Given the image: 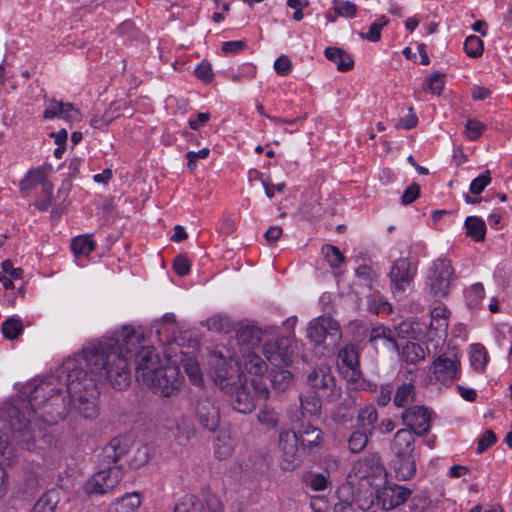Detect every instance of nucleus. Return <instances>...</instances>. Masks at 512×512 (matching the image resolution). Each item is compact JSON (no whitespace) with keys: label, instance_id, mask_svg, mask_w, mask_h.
Masks as SVG:
<instances>
[{"label":"nucleus","instance_id":"17","mask_svg":"<svg viewBox=\"0 0 512 512\" xmlns=\"http://www.w3.org/2000/svg\"><path fill=\"white\" fill-rule=\"evenodd\" d=\"M118 470L109 467L102 470L90 478L84 485V490L88 494L103 495L112 489L118 482Z\"/></svg>","mask_w":512,"mask_h":512},{"label":"nucleus","instance_id":"30","mask_svg":"<svg viewBox=\"0 0 512 512\" xmlns=\"http://www.w3.org/2000/svg\"><path fill=\"white\" fill-rule=\"evenodd\" d=\"M269 379L274 390L283 392L291 385L293 375L289 370L279 367L271 370Z\"/></svg>","mask_w":512,"mask_h":512},{"label":"nucleus","instance_id":"62","mask_svg":"<svg viewBox=\"0 0 512 512\" xmlns=\"http://www.w3.org/2000/svg\"><path fill=\"white\" fill-rule=\"evenodd\" d=\"M246 46V43L242 40L227 41L222 44V50L225 53H238L242 51Z\"/></svg>","mask_w":512,"mask_h":512},{"label":"nucleus","instance_id":"24","mask_svg":"<svg viewBox=\"0 0 512 512\" xmlns=\"http://www.w3.org/2000/svg\"><path fill=\"white\" fill-rule=\"evenodd\" d=\"M325 56L328 60L335 63L337 69L341 72H347L354 67V60L352 56L344 49L338 47H327L325 49Z\"/></svg>","mask_w":512,"mask_h":512},{"label":"nucleus","instance_id":"57","mask_svg":"<svg viewBox=\"0 0 512 512\" xmlns=\"http://www.w3.org/2000/svg\"><path fill=\"white\" fill-rule=\"evenodd\" d=\"M287 5L294 9L293 19L295 21H301L304 17L303 9L309 5L306 0H287Z\"/></svg>","mask_w":512,"mask_h":512},{"label":"nucleus","instance_id":"59","mask_svg":"<svg viewBox=\"0 0 512 512\" xmlns=\"http://www.w3.org/2000/svg\"><path fill=\"white\" fill-rule=\"evenodd\" d=\"M418 123L417 116L413 113V109H409V114L405 117L399 118L395 124L396 128L412 129Z\"/></svg>","mask_w":512,"mask_h":512},{"label":"nucleus","instance_id":"12","mask_svg":"<svg viewBox=\"0 0 512 512\" xmlns=\"http://www.w3.org/2000/svg\"><path fill=\"white\" fill-rule=\"evenodd\" d=\"M204 502L194 495H185L175 505L174 512H223L221 500L209 490L204 491Z\"/></svg>","mask_w":512,"mask_h":512},{"label":"nucleus","instance_id":"26","mask_svg":"<svg viewBox=\"0 0 512 512\" xmlns=\"http://www.w3.org/2000/svg\"><path fill=\"white\" fill-rule=\"evenodd\" d=\"M324 398H320L317 394L309 391L300 396L301 416L306 414L319 417L322 413V403Z\"/></svg>","mask_w":512,"mask_h":512},{"label":"nucleus","instance_id":"31","mask_svg":"<svg viewBox=\"0 0 512 512\" xmlns=\"http://www.w3.org/2000/svg\"><path fill=\"white\" fill-rule=\"evenodd\" d=\"M243 366L249 374L256 376H263L268 370L266 362L255 353H248L244 356Z\"/></svg>","mask_w":512,"mask_h":512},{"label":"nucleus","instance_id":"42","mask_svg":"<svg viewBox=\"0 0 512 512\" xmlns=\"http://www.w3.org/2000/svg\"><path fill=\"white\" fill-rule=\"evenodd\" d=\"M389 19L381 16L377 21L372 23L367 33H360V37L371 42H378L381 39V29L386 26Z\"/></svg>","mask_w":512,"mask_h":512},{"label":"nucleus","instance_id":"54","mask_svg":"<svg viewBox=\"0 0 512 512\" xmlns=\"http://www.w3.org/2000/svg\"><path fill=\"white\" fill-rule=\"evenodd\" d=\"M394 388L390 383L382 384L380 387V392L377 396V404L379 406L385 407L390 401L391 396L393 394Z\"/></svg>","mask_w":512,"mask_h":512},{"label":"nucleus","instance_id":"64","mask_svg":"<svg viewBox=\"0 0 512 512\" xmlns=\"http://www.w3.org/2000/svg\"><path fill=\"white\" fill-rule=\"evenodd\" d=\"M395 429V422L389 418L382 419L378 424H375V430L382 434H388Z\"/></svg>","mask_w":512,"mask_h":512},{"label":"nucleus","instance_id":"33","mask_svg":"<svg viewBox=\"0 0 512 512\" xmlns=\"http://www.w3.org/2000/svg\"><path fill=\"white\" fill-rule=\"evenodd\" d=\"M415 386L412 383H403L395 391L393 403L404 408L414 401Z\"/></svg>","mask_w":512,"mask_h":512},{"label":"nucleus","instance_id":"6","mask_svg":"<svg viewBox=\"0 0 512 512\" xmlns=\"http://www.w3.org/2000/svg\"><path fill=\"white\" fill-rule=\"evenodd\" d=\"M209 365L211 379L223 392L246 377L236 361L227 360L222 355H211Z\"/></svg>","mask_w":512,"mask_h":512},{"label":"nucleus","instance_id":"13","mask_svg":"<svg viewBox=\"0 0 512 512\" xmlns=\"http://www.w3.org/2000/svg\"><path fill=\"white\" fill-rule=\"evenodd\" d=\"M299 437L293 430H283L279 434V448L281 454V468L292 471L300 464L298 456Z\"/></svg>","mask_w":512,"mask_h":512},{"label":"nucleus","instance_id":"27","mask_svg":"<svg viewBox=\"0 0 512 512\" xmlns=\"http://www.w3.org/2000/svg\"><path fill=\"white\" fill-rule=\"evenodd\" d=\"M141 502V495L139 493H127L122 498L114 501L109 506L108 512H137Z\"/></svg>","mask_w":512,"mask_h":512},{"label":"nucleus","instance_id":"14","mask_svg":"<svg viewBox=\"0 0 512 512\" xmlns=\"http://www.w3.org/2000/svg\"><path fill=\"white\" fill-rule=\"evenodd\" d=\"M403 423L413 434L423 436L430 430L431 412L424 406L414 405L404 410Z\"/></svg>","mask_w":512,"mask_h":512},{"label":"nucleus","instance_id":"51","mask_svg":"<svg viewBox=\"0 0 512 512\" xmlns=\"http://www.w3.org/2000/svg\"><path fill=\"white\" fill-rule=\"evenodd\" d=\"M190 261L182 254H178L173 261V268L179 276H186L190 272Z\"/></svg>","mask_w":512,"mask_h":512},{"label":"nucleus","instance_id":"2","mask_svg":"<svg viewBox=\"0 0 512 512\" xmlns=\"http://www.w3.org/2000/svg\"><path fill=\"white\" fill-rule=\"evenodd\" d=\"M414 435L408 429H400L394 434L390 444L394 454L393 468L400 480L411 479L416 473V459L419 456V450L416 448Z\"/></svg>","mask_w":512,"mask_h":512},{"label":"nucleus","instance_id":"39","mask_svg":"<svg viewBox=\"0 0 512 512\" xmlns=\"http://www.w3.org/2000/svg\"><path fill=\"white\" fill-rule=\"evenodd\" d=\"M403 354L405 356L406 362L410 364H416L417 362L425 359V350L418 343H408L403 348Z\"/></svg>","mask_w":512,"mask_h":512},{"label":"nucleus","instance_id":"20","mask_svg":"<svg viewBox=\"0 0 512 512\" xmlns=\"http://www.w3.org/2000/svg\"><path fill=\"white\" fill-rule=\"evenodd\" d=\"M411 494L412 491L409 488L394 485L384 487V489L379 492L377 498L379 502H381L382 508L389 511L404 504Z\"/></svg>","mask_w":512,"mask_h":512},{"label":"nucleus","instance_id":"28","mask_svg":"<svg viewBox=\"0 0 512 512\" xmlns=\"http://www.w3.org/2000/svg\"><path fill=\"white\" fill-rule=\"evenodd\" d=\"M464 227L466 235L476 242H482L485 239L486 224L483 219L477 216H468L465 219Z\"/></svg>","mask_w":512,"mask_h":512},{"label":"nucleus","instance_id":"35","mask_svg":"<svg viewBox=\"0 0 512 512\" xmlns=\"http://www.w3.org/2000/svg\"><path fill=\"white\" fill-rule=\"evenodd\" d=\"M71 249L76 256H88L95 249V242L90 236H78L72 240Z\"/></svg>","mask_w":512,"mask_h":512},{"label":"nucleus","instance_id":"60","mask_svg":"<svg viewBox=\"0 0 512 512\" xmlns=\"http://www.w3.org/2000/svg\"><path fill=\"white\" fill-rule=\"evenodd\" d=\"M329 483L328 478L322 474L318 473L311 476L310 479V487L314 491H323L327 488Z\"/></svg>","mask_w":512,"mask_h":512},{"label":"nucleus","instance_id":"22","mask_svg":"<svg viewBox=\"0 0 512 512\" xmlns=\"http://www.w3.org/2000/svg\"><path fill=\"white\" fill-rule=\"evenodd\" d=\"M297 434L302 447L312 450L320 445L323 432L309 421H303Z\"/></svg>","mask_w":512,"mask_h":512},{"label":"nucleus","instance_id":"40","mask_svg":"<svg viewBox=\"0 0 512 512\" xmlns=\"http://www.w3.org/2000/svg\"><path fill=\"white\" fill-rule=\"evenodd\" d=\"M445 74L441 72H435L430 75L424 82V89L430 91L432 94L440 95L444 88Z\"/></svg>","mask_w":512,"mask_h":512},{"label":"nucleus","instance_id":"47","mask_svg":"<svg viewBox=\"0 0 512 512\" xmlns=\"http://www.w3.org/2000/svg\"><path fill=\"white\" fill-rule=\"evenodd\" d=\"M257 417L261 424L269 428L276 427L279 422L278 414L274 410L268 409L267 407L261 409Z\"/></svg>","mask_w":512,"mask_h":512},{"label":"nucleus","instance_id":"56","mask_svg":"<svg viewBox=\"0 0 512 512\" xmlns=\"http://www.w3.org/2000/svg\"><path fill=\"white\" fill-rule=\"evenodd\" d=\"M118 445V437L113 438L109 444L103 450V459L102 461L107 463L110 467L111 464H116V452L113 447Z\"/></svg>","mask_w":512,"mask_h":512},{"label":"nucleus","instance_id":"63","mask_svg":"<svg viewBox=\"0 0 512 512\" xmlns=\"http://www.w3.org/2000/svg\"><path fill=\"white\" fill-rule=\"evenodd\" d=\"M2 270L4 273L10 274L14 279H19L23 276V270L21 268H14L10 260L2 262Z\"/></svg>","mask_w":512,"mask_h":512},{"label":"nucleus","instance_id":"58","mask_svg":"<svg viewBox=\"0 0 512 512\" xmlns=\"http://www.w3.org/2000/svg\"><path fill=\"white\" fill-rule=\"evenodd\" d=\"M210 154L209 148H203L198 152L189 151L186 154V158L188 160L187 166L189 169L193 170L196 167V161L198 159H206Z\"/></svg>","mask_w":512,"mask_h":512},{"label":"nucleus","instance_id":"19","mask_svg":"<svg viewBox=\"0 0 512 512\" xmlns=\"http://www.w3.org/2000/svg\"><path fill=\"white\" fill-rule=\"evenodd\" d=\"M45 119L60 118L67 122H78L81 120V113L72 103L51 99L43 112Z\"/></svg>","mask_w":512,"mask_h":512},{"label":"nucleus","instance_id":"21","mask_svg":"<svg viewBox=\"0 0 512 512\" xmlns=\"http://www.w3.org/2000/svg\"><path fill=\"white\" fill-rule=\"evenodd\" d=\"M369 342L375 349H378L379 342H381L382 346L395 352L399 351L395 333L384 325H378L370 330Z\"/></svg>","mask_w":512,"mask_h":512},{"label":"nucleus","instance_id":"16","mask_svg":"<svg viewBox=\"0 0 512 512\" xmlns=\"http://www.w3.org/2000/svg\"><path fill=\"white\" fill-rule=\"evenodd\" d=\"M355 469L359 478L371 479L370 484H373L375 480L385 481L387 476L386 469L381 462V456L377 452L370 453L359 460Z\"/></svg>","mask_w":512,"mask_h":512},{"label":"nucleus","instance_id":"41","mask_svg":"<svg viewBox=\"0 0 512 512\" xmlns=\"http://www.w3.org/2000/svg\"><path fill=\"white\" fill-rule=\"evenodd\" d=\"M483 41L475 35H470L464 42L465 53L472 58H477L483 54Z\"/></svg>","mask_w":512,"mask_h":512},{"label":"nucleus","instance_id":"49","mask_svg":"<svg viewBox=\"0 0 512 512\" xmlns=\"http://www.w3.org/2000/svg\"><path fill=\"white\" fill-rule=\"evenodd\" d=\"M195 76L204 83L212 82L214 73L211 64L207 60H203L194 71Z\"/></svg>","mask_w":512,"mask_h":512},{"label":"nucleus","instance_id":"5","mask_svg":"<svg viewBox=\"0 0 512 512\" xmlns=\"http://www.w3.org/2000/svg\"><path fill=\"white\" fill-rule=\"evenodd\" d=\"M455 271L450 260L436 259L428 270L426 277V289L429 295L435 299L449 295L452 283L455 281Z\"/></svg>","mask_w":512,"mask_h":512},{"label":"nucleus","instance_id":"4","mask_svg":"<svg viewBox=\"0 0 512 512\" xmlns=\"http://www.w3.org/2000/svg\"><path fill=\"white\" fill-rule=\"evenodd\" d=\"M307 338L315 345L334 349L342 339L340 324L330 315H321L308 323Z\"/></svg>","mask_w":512,"mask_h":512},{"label":"nucleus","instance_id":"45","mask_svg":"<svg viewBox=\"0 0 512 512\" xmlns=\"http://www.w3.org/2000/svg\"><path fill=\"white\" fill-rule=\"evenodd\" d=\"M333 10L345 18H353L357 14V6L351 1H333Z\"/></svg>","mask_w":512,"mask_h":512},{"label":"nucleus","instance_id":"44","mask_svg":"<svg viewBox=\"0 0 512 512\" xmlns=\"http://www.w3.org/2000/svg\"><path fill=\"white\" fill-rule=\"evenodd\" d=\"M490 183L491 172L490 170H485L479 176L472 180V182L470 183L469 191L473 195H479Z\"/></svg>","mask_w":512,"mask_h":512},{"label":"nucleus","instance_id":"38","mask_svg":"<svg viewBox=\"0 0 512 512\" xmlns=\"http://www.w3.org/2000/svg\"><path fill=\"white\" fill-rule=\"evenodd\" d=\"M470 363L471 366L477 371L484 369L487 364V351L484 346L481 344H475L472 346Z\"/></svg>","mask_w":512,"mask_h":512},{"label":"nucleus","instance_id":"37","mask_svg":"<svg viewBox=\"0 0 512 512\" xmlns=\"http://www.w3.org/2000/svg\"><path fill=\"white\" fill-rule=\"evenodd\" d=\"M322 253L325 257V260L332 268H339L345 261V256L340 252L339 248L334 245H323Z\"/></svg>","mask_w":512,"mask_h":512},{"label":"nucleus","instance_id":"9","mask_svg":"<svg viewBox=\"0 0 512 512\" xmlns=\"http://www.w3.org/2000/svg\"><path fill=\"white\" fill-rule=\"evenodd\" d=\"M154 383L147 386L162 397H171L180 391L184 377L177 365L171 364L158 369V373L153 378Z\"/></svg>","mask_w":512,"mask_h":512},{"label":"nucleus","instance_id":"15","mask_svg":"<svg viewBox=\"0 0 512 512\" xmlns=\"http://www.w3.org/2000/svg\"><path fill=\"white\" fill-rule=\"evenodd\" d=\"M195 416L199 424L209 432H215L220 424L219 408L208 397H201L195 405Z\"/></svg>","mask_w":512,"mask_h":512},{"label":"nucleus","instance_id":"36","mask_svg":"<svg viewBox=\"0 0 512 512\" xmlns=\"http://www.w3.org/2000/svg\"><path fill=\"white\" fill-rule=\"evenodd\" d=\"M1 330L6 339L14 340L24 332V327L20 319L11 317L2 323Z\"/></svg>","mask_w":512,"mask_h":512},{"label":"nucleus","instance_id":"55","mask_svg":"<svg viewBox=\"0 0 512 512\" xmlns=\"http://www.w3.org/2000/svg\"><path fill=\"white\" fill-rule=\"evenodd\" d=\"M420 195V186L417 183H413L406 188L403 195L401 196V203L408 205L415 201Z\"/></svg>","mask_w":512,"mask_h":512},{"label":"nucleus","instance_id":"43","mask_svg":"<svg viewBox=\"0 0 512 512\" xmlns=\"http://www.w3.org/2000/svg\"><path fill=\"white\" fill-rule=\"evenodd\" d=\"M151 457L152 449L149 446L144 445L135 451L129 465L132 469H139L148 463Z\"/></svg>","mask_w":512,"mask_h":512},{"label":"nucleus","instance_id":"34","mask_svg":"<svg viewBox=\"0 0 512 512\" xmlns=\"http://www.w3.org/2000/svg\"><path fill=\"white\" fill-rule=\"evenodd\" d=\"M371 436L369 432L360 428L353 431L347 440L349 451L355 454L360 453L367 446Z\"/></svg>","mask_w":512,"mask_h":512},{"label":"nucleus","instance_id":"10","mask_svg":"<svg viewBox=\"0 0 512 512\" xmlns=\"http://www.w3.org/2000/svg\"><path fill=\"white\" fill-rule=\"evenodd\" d=\"M430 369L434 378L444 385L451 384L453 381L458 380L461 375L460 360L455 353H443L439 355L432 362Z\"/></svg>","mask_w":512,"mask_h":512},{"label":"nucleus","instance_id":"29","mask_svg":"<svg viewBox=\"0 0 512 512\" xmlns=\"http://www.w3.org/2000/svg\"><path fill=\"white\" fill-rule=\"evenodd\" d=\"M358 422L360 425V429L366 430L370 435L373 434L375 430V424L378 420V412L375 406L368 405L364 408H361L358 411Z\"/></svg>","mask_w":512,"mask_h":512},{"label":"nucleus","instance_id":"52","mask_svg":"<svg viewBox=\"0 0 512 512\" xmlns=\"http://www.w3.org/2000/svg\"><path fill=\"white\" fill-rule=\"evenodd\" d=\"M496 435L492 430H486L478 440L477 453L481 454L486 451L490 446L496 443Z\"/></svg>","mask_w":512,"mask_h":512},{"label":"nucleus","instance_id":"1","mask_svg":"<svg viewBox=\"0 0 512 512\" xmlns=\"http://www.w3.org/2000/svg\"><path fill=\"white\" fill-rule=\"evenodd\" d=\"M143 335L125 325L101 340L91 342L80 354L66 359L46 379L30 392L28 400H20L4 407V421L11 441L30 450L35 443L31 416L37 415L47 425L63 420L70 408L85 419L97 415L95 404L97 382L107 380L116 390H124L131 383L128 355L135 356V378L144 385L162 369L159 356L151 346L139 345Z\"/></svg>","mask_w":512,"mask_h":512},{"label":"nucleus","instance_id":"3","mask_svg":"<svg viewBox=\"0 0 512 512\" xmlns=\"http://www.w3.org/2000/svg\"><path fill=\"white\" fill-rule=\"evenodd\" d=\"M228 397L232 408L242 414H249L256 408L258 400L269 398V389L262 379H253L251 387L248 386L246 377L235 385L228 387L224 392Z\"/></svg>","mask_w":512,"mask_h":512},{"label":"nucleus","instance_id":"50","mask_svg":"<svg viewBox=\"0 0 512 512\" xmlns=\"http://www.w3.org/2000/svg\"><path fill=\"white\" fill-rule=\"evenodd\" d=\"M465 128L467 137L470 140L474 141L481 136L483 130L485 129V125L478 120L469 119L467 121Z\"/></svg>","mask_w":512,"mask_h":512},{"label":"nucleus","instance_id":"23","mask_svg":"<svg viewBox=\"0 0 512 512\" xmlns=\"http://www.w3.org/2000/svg\"><path fill=\"white\" fill-rule=\"evenodd\" d=\"M355 399L351 396L344 398L332 411V420L340 425H346L354 419L353 408L355 407Z\"/></svg>","mask_w":512,"mask_h":512},{"label":"nucleus","instance_id":"61","mask_svg":"<svg viewBox=\"0 0 512 512\" xmlns=\"http://www.w3.org/2000/svg\"><path fill=\"white\" fill-rule=\"evenodd\" d=\"M228 326V320L223 317H211L208 319V327L211 330L225 332Z\"/></svg>","mask_w":512,"mask_h":512},{"label":"nucleus","instance_id":"32","mask_svg":"<svg viewBox=\"0 0 512 512\" xmlns=\"http://www.w3.org/2000/svg\"><path fill=\"white\" fill-rule=\"evenodd\" d=\"M59 502V495L56 490L44 493L34 504L31 512H54Z\"/></svg>","mask_w":512,"mask_h":512},{"label":"nucleus","instance_id":"25","mask_svg":"<svg viewBox=\"0 0 512 512\" xmlns=\"http://www.w3.org/2000/svg\"><path fill=\"white\" fill-rule=\"evenodd\" d=\"M236 338L240 345L254 347L260 344L262 331L254 325H241L236 332Z\"/></svg>","mask_w":512,"mask_h":512},{"label":"nucleus","instance_id":"46","mask_svg":"<svg viewBox=\"0 0 512 512\" xmlns=\"http://www.w3.org/2000/svg\"><path fill=\"white\" fill-rule=\"evenodd\" d=\"M302 214L309 220H315L320 218L324 213V208L320 201L315 200L307 202L301 207Z\"/></svg>","mask_w":512,"mask_h":512},{"label":"nucleus","instance_id":"48","mask_svg":"<svg viewBox=\"0 0 512 512\" xmlns=\"http://www.w3.org/2000/svg\"><path fill=\"white\" fill-rule=\"evenodd\" d=\"M183 366L185 368L186 373L188 374L189 378L192 380L195 384H200L203 379L200 373L199 365L196 360L192 358H188L183 362Z\"/></svg>","mask_w":512,"mask_h":512},{"label":"nucleus","instance_id":"7","mask_svg":"<svg viewBox=\"0 0 512 512\" xmlns=\"http://www.w3.org/2000/svg\"><path fill=\"white\" fill-rule=\"evenodd\" d=\"M310 391L324 398L325 402H335L341 395L331 368L327 365L315 367L307 376Z\"/></svg>","mask_w":512,"mask_h":512},{"label":"nucleus","instance_id":"8","mask_svg":"<svg viewBox=\"0 0 512 512\" xmlns=\"http://www.w3.org/2000/svg\"><path fill=\"white\" fill-rule=\"evenodd\" d=\"M417 273V266L406 257L393 261L390 271V289L395 297L402 298L411 287Z\"/></svg>","mask_w":512,"mask_h":512},{"label":"nucleus","instance_id":"11","mask_svg":"<svg viewBox=\"0 0 512 512\" xmlns=\"http://www.w3.org/2000/svg\"><path fill=\"white\" fill-rule=\"evenodd\" d=\"M263 352L266 359L276 367H288L294 355L293 341L289 337H278L265 343Z\"/></svg>","mask_w":512,"mask_h":512},{"label":"nucleus","instance_id":"53","mask_svg":"<svg viewBox=\"0 0 512 512\" xmlns=\"http://www.w3.org/2000/svg\"><path fill=\"white\" fill-rule=\"evenodd\" d=\"M274 69L280 76L288 75L292 70V63L288 56L281 55L274 62Z\"/></svg>","mask_w":512,"mask_h":512},{"label":"nucleus","instance_id":"18","mask_svg":"<svg viewBox=\"0 0 512 512\" xmlns=\"http://www.w3.org/2000/svg\"><path fill=\"white\" fill-rule=\"evenodd\" d=\"M338 367L344 373H350V380L357 381L361 377L359 368V352L355 345L348 344L338 352Z\"/></svg>","mask_w":512,"mask_h":512}]
</instances>
